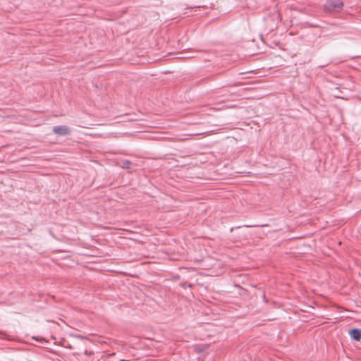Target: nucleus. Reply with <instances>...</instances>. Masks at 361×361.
Here are the masks:
<instances>
[{
	"label": "nucleus",
	"instance_id": "obj_3",
	"mask_svg": "<svg viewBox=\"0 0 361 361\" xmlns=\"http://www.w3.org/2000/svg\"><path fill=\"white\" fill-rule=\"evenodd\" d=\"M336 8H341L343 6V3L341 1H338L335 4L333 5Z\"/></svg>",
	"mask_w": 361,
	"mask_h": 361
},
{
	"label": "nucleus",
	"instance_id": "obj_2",
	"mask_svg": "<svg viewBox=\"0 0 361 361\" xmlns=\"http://www.w3.org/2000/svg\"><path fill=\"white\" fill-rule=\"evenodd\" d=\"M349 334L355 341H360L361 339V329H351L349 331Z\"/></svg>",
	"mask_w": 361,
	"mask_h": 361
},
{
	"label": "nucleus",
	"instance_id": "obj_4",
	"mask_svg": "<svg viewBox=\"0 0 361 361\" xmlns=\"http://www.w3.org/2000/svg\"><path fill=\"white\" fill-rule=\"evenodd\" d=\"M85 353H86L87 355H92V353H87V352H85Z\"/></svg>",
	"mask_w": 361,
	"mask_h": 361
},
{
	"label": "nucleus",
	"instance_id": "obj_1",
	"mask_svg": "<svg viewBox=\"0 0 361 361\" xmlns=\"http://www.w3.org/2000/svg\"><path fill=\"white\" fill-rule=\"evenodd\" d=\"M53 132L58 135H67L71 133V129L66 126H59L54 127Z\"/></svg>",
	"mask_w": 361,
	"mask_h": 361
}]
</instances>
